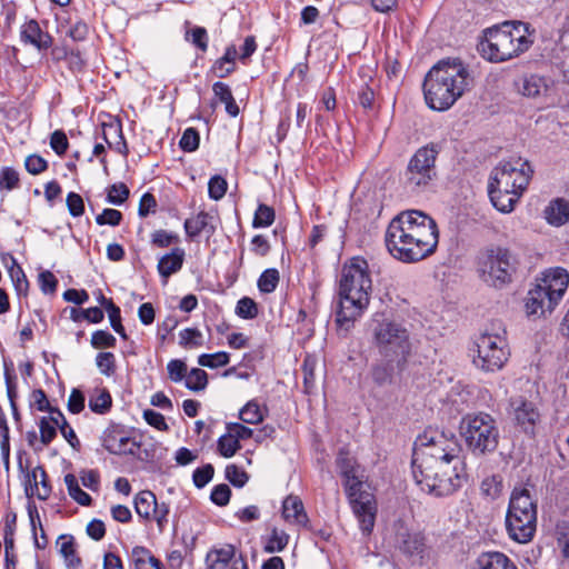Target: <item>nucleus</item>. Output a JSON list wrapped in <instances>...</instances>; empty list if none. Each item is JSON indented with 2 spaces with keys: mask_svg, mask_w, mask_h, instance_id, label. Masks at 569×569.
Returning a JSON list of instances; mask_svg holds the SVG:
<instances>
[{
  "mask_svg": "<svg viewBox=\"0 0 569 569\" xmlns=\"http://www.w3.org/2000/svg\"><path fill=\"white\" fill-rule=\"evenodd\" d=\"M258 312L257 303L249 297H243L237 302L236 315L242 319H254L258 316Z\"/></svg>",
  "mask_w": 569,
  "mask_h": 569,
  "instance_id": "09e8293b",
  "label": "nucleus"
},
{
  "mask_svg": "<svg viewBox=\"0 0 569 569\" xmlns=\"http://www.w3.org/2000/svg\"><path fill=\"white\" fill-rule=\"evenodd\" d=\"M501 332H482L476 340L477 357L475 365L483 371H496L507 362L510 351L505 337V329Z\"/></svg>",
  "mask_w": 569,
  "mask_h": 569,
  "instance_id": "f8f14e48",
  "label": "nucleus"
},
{
  "mask_svg": "<svg viewBox=\"0 0 569 569\" xmlns=\"http://www.w3.org/2000/svg\"><path fill=\"white\" fill-rule=\"evenodd\" d=\"M371 289L369 266L363 258L353 257L342 266L336 312V321L340 328L349 330L353 326L369 306Z\"/></svg>",
  "mask_w": 569,
  "mask_h": 569,
  "instance_id": "7ed1b4c3",
  "label": "nucleus"
},
{
  "mask_svg": "<svg viewBox=\"0 0 569 569\" xmlns=\"http://www.w3.org/2000/svg\"><path fill=\"white\" fill-rule=\"evenodd\" d=\"M274 219L276 213L273 208L260 203L254 212L252 227L256 229L269 227L274 222Z\"/></svg>",
  "mask_w": 569,
  "mask_h": 569,
  "instance_id": "79ce46f5",
  "label": "nucleus"
},
{
  "mask_svg": "<svg viewBox=\"0 0 569 569\" xmlns=\"http://www.w3.org/2000/svg\"><path fill=\"white\" fill-rule=\"evenodd\" d=\"M180 242V237L164 229L156 230L151 233V244L157 248H167Z\"/></svg>",
  "mask_w": 569,
  "mask_h": 569,
  "instance_id": "de8ad7c7",
  "label": "nucleus"
},
{
  "mask_svg": "<svg viewBox=\"0 0 569 569\" xmlns=\"http://www.w3.org/2000/svg\"><path fill=\"white\" fill-rule=\"evenodd\" d=\"M385 242L397 260L413 263L431 256L439 242L436 221L420 210H405L389 222Z\"/></svg>",
  "mask_w": 569,
  "mask_h": 569,
  "instance_id": "f257e3e1",
  "label": "nucleus"
},
{
  "mask_svg": "<svg viewBox=\"0 0 569 569\" xmlns=\"http://www.w3.org/2000/svg\"><path fill=\"white\" fill-rule=\"evenodd\" d=\"M289 542V535L283 530H279L278 528H273L271 530V535L263 547L264 552L273 553L282 551Z\"/></svg>",
  "mask_w": 569,
  "mask_h": 569,
  "instance_id": "ea45409f",
  "label": "nucleus"
},
{
  "mask_svg": "<svg viewBox=\"0 0 569 569\" xmlns=\"http://www.w3.org/2000/svg\"><path fill=\"white\" fill-rule=\"evenodd\" d=\"M547 221L553 226H561L569 219V201L558 198L552 200L543 211Z\"/></svg>",
  "mask_w": 569,
  "mask_h": 569,
  "instance_id": "c756f323",
  "label": "nucleus"
},
{
  "mask_svg": "<svg viewBox=\"0 0 569 569\" xmlns=\"http://www.w3.org/2000/svg\"><path fill=\"white\" fill-rule=\"evenodd\" d=\"M50 419L54 423L56 429L59 428L63 438L70 443L73 449L80 448V441L73 431V429L69 426L66 420L63 413L59 409H54L53 413L50 416Z\"/></svg>",
  "mask_w": 569,
  "mask_h": 569,
  "instance_id": "f704fd0d",
  "label": "nucleus"
},
{
  "mask_svg": "<svg viewBox=\"0 0 569 569\" xmlns=\"http://www.w3.org/2000/svg\"><path fill=\"white\" fill-rule=\"evenodd\" d=\"M230 497L231 490L226 483L214 486L210 495L211 501L219 507L227 506L230 501Z\"/></svg>",
  "mask_w": 569,
  "mask_h": 569,
  "instance_id": "13d9d810",
  "label": "nucleus"
},
{
  "mask_svg": "<svg viewBox=\"0 0 569 569\" xmlns=\"http://www.w3.org/2000/svg\"><path fill=\"white\" fill-rule=\"evenodd\" d=\"M27 480L29 483V487L26 488L27 495H36L40 500L49 498L51 487L48 481V476L42 467H36L27 475Z\"/></svg>",
  "mask_w": 569,
  "mask_h": 569,
  "instance_id": "b1692460",
  "label": "nucleus"
},
{
  "mask_svg": "<svg viewBox=\"0 0 569 569\" xmlns=\"http://www.w3.org/2000/svg\"><path fill=\"white\" fill-rule=\"evenodd\" d=\"M282 517L289 523L298 526H306L309 520L302 500L292 495L288 496L282 502Z\"/></svg>",
  "mask_w": 569,
  "mask_h": 569,
  "instance_id": "393cba45",
  "label": "nucleus"
},
{
  "mask_svg": "<svg viewBox=\"0 0 569 569\" xmlns=\"http://www.w3.org/2000/svg\"><path fill=\"white\" fill-rule=\"evenodd\" d=\"M2 14L6 16V32H18L19 36H41L38 22L33 19L28 20L23 14H18L16 3L3 4Z\"/></svg>",
  "mask_w": 569,
  "mask_h": 569,
  "instance_id": "f3484780",
  "label": "nucleus"
},
{
  "mask_svg": "<svg viewBox=\"0 0 569 569\" xmlns=\"http://www.w3.org/2000/svg\"><path fill=\"white\" fill-rule=\"evenodd\" d=\"M476 264L483 283L495 289H503L513 282L521 261L513 250L491 244L479 251Z\"/></svg>",
  "mask_w": 569,
  "mask_h": 569,
  "instance_id": "39448f33",
  "label": "nucleus"
},
{
  "mask_svg": "<svg viewBox=\"0 0 569 569\" xmlns=\"http://www.w3.org/2000/svg\"><path fill=\"white\" fill-rule=\"evenodd\" d=\"M443 148L441 141H430L418 148L405 170V186L411 192H421L437 178L436 162Z\"/></svg>",
  "mask_w": 569,
  "mask_h": 569,
  "instance_id": "9d476101",
  "label": "nucleus"
},
{
  "mask_svg": "<svg viewBox=\"0 0 569 569\" xmlns=\"http://www.w3.org/2000/svg\"><path fill=\"white\" fill-rule=\"evenodd\" d=\"M103 448L112 455H133L134 441H131L119 426L108 427L101 437Z\"/></svg>",
  "mask_w": 569,
  "mask_h": 569,
  "instance_id": "a211bd4d",
  "label": "nucleus"
},
{
  "mask_svg": "<svg viewBox=\"0 0 569 569\" xmlns=\"http://www.w3.org/2000/svg\"><path fill=\"white\" fill-rule=\"evenodd\" d=\"M488 192L492 204L501 212H510L520 198V193L505 192L499 186L489 182Z\"/></svg>",
  "mask_w": 569,
  "mask_h": 569,
  "instance_id": "bb28decb",
  "label": "nucleus"
},
{
  "mask_svg": "<svg viewBox=\"0 0 569 569\" xmlns=\"http://www.w3.org/2000/svg\"><path fill=\"white\" fill-rule=\"evenodd\" d=\"M535 32L530 30V24L520 20H506L485 28L481 36H531Z\"/></svg>",
  "mask_w": 569,
  "mask_h": 569,
  "instance_id": "4be33fe9",
  "label": "nucleus"
},
{
  "mask_svg": "<svg viewBox=\"0 0 569 569\" xmlns=\"http://www.w3.org/2000/svg\"><path fill=\"white\" fill-rule=\"evenodd\" d=\"M468 66L459 58L439 60L425 76L423 96L436 111L450 109L472 86Z\"/></svg>",
  "mask_w": 569,
  "mask_h": 569,
  "instance_id": "f03ea898",
  "label": "nucleus"
},
{
  "mask_svg": "<svg viewBox=\"0 0 569 569\" xmlns=\"http://www.w3.org/2000/svg\"><path fill=\"white\" fill-rule=\"evenodd\" d=\"M102 138L110 149L127 157L129 153L128 144L123 137L122 126L119 121L102 123Z\"/></svg>",
  "mask_w": 569,
  "mask_h": 569,
  "instance_id": "5701e85b",
  "label": "nucleus"
},
{
  "mask_svg": "<svg viewBox=\"0 0 569 569\" xmlns=\"http://www.w3.org/2000/svg\"><path fill=\"white\" fill-rule=\"evenodd\" d=\"M263 411L256 400L248 401L239 412V418L249 425H257L263 420Z\"/></svg>",
  "mask_w": 569,
  "mask_h": 569,
  "instance_id": "4c0bfd02",
  "label": "nucleus"
},
{
  "mask_svg": "<svg viewBox=\"0 0 569 569\" xmlns=\"http://www.w3.org/2000/svg\"><path fill=\"white\" fill-rule=\"evenodd\" d=\"M40 440L44 446H48L57 436L54 423L50 417H42L39 422Z\"/></svg>",
  "mask_w": 569,
  "mask_h": 569,
  "instance_id": "bf43d9fd",
  "label": "nucleus"
},
{
  "mask_svg": "<svg viewBox=\"0 0 569 569\" xmlns=\"http://www.w3.org/2000/svg\"><path fill=\"white\" fill-rule=\"evenodd\" d=\"M569 284V273L563 268L546 271L530 289L526 298V310L531 316H545L560 302Z\"/></svg>",
  "mask_w": 569,
  "mask_h": 569,
  "instance_id": "1a4fd4ad",
  "label": "nucleus"
},
{
  "mask_svg": "<svg viewBox=\"0 0 569 569\" xmlns=\"http://www.w3.org/2000/svg\"><path fill=\"white\" fill-rule=\"evenodd\" d=\"M214 475V468L211 463H207L201 468H197L192 473L193 485L201 489L208 485Z\"/></svg>",
  "mask_w": 569,
  "mask_h": 569,
  "instance_id": "603ef678",
  "label": "nucleus"
},
{
  "mask_svg": "<svg viewBox=\"0 0 569 569\" xmlns=\"http://www.w3.org/2000/svg\"><path fill=\"white\" fill-rule=\"evenodd\" d=\"M227 181L221 176H213L208 183L209 197L213 200H220L227 192Z\"/></svg>",
  "mask_w": 569,
  "mask_h": 569,
  "instance_id": "6e6d98bb",
  "label": "nucleus"
},
{
  "mask_svg": "<svg viewBox=\"0 0 569 569\" xmlns=\"http://www.w3.org/2000/svg\"><path fill=\"white\" fill-rule=\"evenodd\" d=\"M200 137L194 128H188L183 131L179 146L186 152L196 151L199 147Z\"/></svg>",
  "mask_w": 569,
  "mask_h": 569,
  "instance_id": "5fc2aeb1",
  "label": "nucleus"
},
{
  "mask_svg": "<svg viewBox=\"0 0 569 569\" xmlns=\"http://www.w3.org/2000/svg\"><path fill=\"white\" fill-rule=\"evenodd\" d=\"M39 286L44 295H53L57 290L58 279L51 271H42L39 274Z\"/></svg>",
  "mask_w": 569,
  "mask_h": 569,
  "instance_id": "69168bd1",
  "label": "nucleus"
},
{
  "mask_svg": "<svg viewBox=\"0 0 569 569\" xmlns=\"http://www.w3.org/2000/svg\"><path fill=\"white\" fill-rule=\"evenodd\" d=\"M96 365L101 375L111 377L116 372V357L112 352H99L96 357Z\"/></svg>",
  "mask_w": 569,
  "mask_h": 569,
  "instance_id": "8fccbe9b",
  "label": "nucleus"
},
{
  "mask_svg": "<svg viewBox=\"0 0 569 569\" xmlns=\"http://www.w3.org/2000/svg\"><path fill=\"white\" fill-rule=\"evenodd\" d=\"M26 169L29 173L36 176L48 169V162L39 154H31L24 161Z\"/></svg>",
  "mask_w": 569,
  "mask_h": 569,
  "instance_id": "680f3d73",
  "label": "nucleus"
},
{
  "mask_svg": "<svg viewBox=\"0 0 569 569\" xmlns=\"http://www.w3.org/2000/svg\"><path fill=\"white\" fill-rule=\"evenodd\" d=\"M236 549L232 545H226L219 549H211L206 557L207 569H226L234 557Z\"/></svg>",
  "mask_w": 569,
  "mask_h": 569,
  "instance_id": "7c9ffc66",
  "label": "nucleus"
},
{
  "mask_svg": "<svg viewBox=\"0 0 569 569\" xmlns=\"http://www.w3.org/2000/svg\"><path fill=\"white\" fill-rule=\"evenodd\" d=\"M537 529V501L523 487L513 488L506 512V530L518 543L532 540Z\"/></svg>",
  "mask_w": 569,
  "mask_h": 569,
  "instance_id": "0eeeda50",
  "label": "nucleus"
},
{
  "mask_svg": "<svg viewBox=\"0 0 569 569\" xmlns=\"http://www.w3.org/2000/svg\"><path fill=\"white\" fill-rule=\"evenodd\" d=\"M112 405V398L107 389H96L89 397V408L94 413L108 412Z\"/></svg>",
  "mask_w": 569,
  "mask_h": 569,
  "instance_id": "c9c22d12",
  "label": "nucleus"
},
{
  "mask_svg": "<svg viewBox=\"0 0 569 569\" xmlns=\"http://www.w3.org/2000/svg\"><path fill=\"white\" fill-rule=\"evenodd\" d=\"M510 408L516 425L525 433L535 436L536 426L540 422V412L535 402L523 397H516L511 398Z\"/></svg>",
  "mask_w": 569,
  "mask_h": 569,
  "instance_id": "dca6fc26",
  "label": "nucleus"
},
{
  "mask_svg": "<svg viewBox=\"0 0 569 569\" xmlns=\"http://www.w3.org/2000/svg\"><path fill=\"white\" fill-rule=\"evenodd\" d=\"M502 478L499 475H492L485 478L480 485L481 495L495 500L502 492Z\"/></svg>",
  "mask_w": 569,
  "mask_h": 569,
  "instance_id": "58836bf2",
  "label": "nucleus"
},
{
  "mask_svg": "<svg viewBox=\"0 0 569 569\" xmlns=\"http://www.w3.org/2000/svg\"><path fill=\"white\" fill-rule=\"evenodd\" d=\"M208 385V375L204 370L193 368L186 377V387L192 391H201Z\"/></svg>",
  "mask_w": 569,
  "mask_h": 569,
  "instance_id": "49530a36",
  "label": "nucleus"
},
{
  "mask_svg": "<svg viewBox=\"0 0 569 569\" xmlns=\"http://www.w3.org/2000/svg\"><path fill=\"white\" fill-rule=\"evenodd\" d=\"M68 211L72 217H80L84 213L82 197L76 192H69L66 199Z\"/></svg>",
  "mask_w": 569,
  "mask_h": 569,
  "instance_id": "0e129e2a",
  "label": "nucleus"
},
{
  "mask_svg": "<svg viewBox=\"0 0 569 569\" xmlns=\"http://www.w3.org/2000/svg\"><path fill=\"white\" fill-rule=\"evenodd\" d=\"M460 436L467 449L476 457L493 453L499 445L500 430L495 417L488 412H469L461 418Z\"/></svg>",
  "mask_w": 569,
  "mask_h": 569,
  "instance_id": "6e6552de",
  "label": "nucleus"
},
{
  "mask_svg": "<svg viewBox=\"0 0 569 569\" xmlns=\"http://www.w3.org/2000/svg\"><path fill=\"white\" fill-rule=\"evenodd\" d=\"M532 44L530 38H481L477 50L490 62H503L527 51Z\"/></svg>",
  "mask_w": 569,
  "mask_h": 569,
  "instance_id": "2eb2a0df",
  "label": "nucleus"
},
{
  "mask_svg": "<svg viewBox=\"0 0 569 569\" xmlns=\"http://www.w3.org/2000/svg\"><path fill=\"white\" fill-rule=\"evenodd\" d=\"M229 355L224 351H219L212 355L203 353L199 356L198 363L202 367L217 368L223 367L229 363Z\"/></svg>",
  "mask_w": 569,
  "mask_h": 569,
  "instance_id": "3c124183",
  "label": "nucleus"
},
{
  "mask_svg": "<svg viewBox=\"0 0 569 569\" xmlns=\"http://www.w3.org/2000/svg\"><path fill=\"white\" fill-rule=\"evenodd\" d=\"M179 345L186 349L199 348L203 345V336L197 328H187L179 333Z\"/></svg>",
  "mask_w": 569,
  "mask_h": 569,
  "instance_id": "37998d69",
  "label": "nucleus"
},
{
  "mask_svg": "<svg viewBox=\"0 0 569 569\" xmlns=\"http://www.w3.org/2000/svg\"><path fill=\"white\" fill-rule=\"evenodd\" d=\"M472 569H518L502 552H483L475 561Z\"/></svg>",
  "mask_w": 569,
  "mask_h": 569,
  "instance_id": "a878e982",
  "label": "nucleus"
},
{
  "mask_svg": "<svg viewBox=\"0 0 569 569\" xmlns=\"http://www.w3.org/2000/svg\"><path fill=\"white\" fill-rule=\"evenodd\" d=\"M2 264L8 269V273L18 295H26L29 288V281L11 254H2Z\"/></svg>",
  "mask_w": 569,
  "mask_h": 569,
  "instance_id": "cd10ccee",
  "label": "nucleus"
},
{
  "mask_svg": "<svg viewBox=\"0 0 569 569\" xmlns=\"http://www.w3.org/2000/svg\"><path fill=\"white\" fill-rule=\"evenodd\" d=\"M186 251L183 248L174 247L169 253L163 254L158 261V272L163 279V283L168 282L170 276L181 270L184 262Z\"/></svg>",
  "mask_w": 569,
  "mask_h": 569,
  "instance_id": "412c9836",
  "label": "nucleus"
},
{
  "mask_svg": "<svg viewBox=\"0 0 569 569\" xmlns=\"http://www.w3.org/2000/svg\"><path fill=\"white\" fill-rule=\"evenodd\" d=\"M462 448L452 433L426 431L415 442L412 453V475L418 478L417 469L432 471L439 462H460Z\"/></svg>",
  "mask_w": 569,
  "mask_h": 569,
  "instance_id": "20e7f679",
  "label": "nucleus"
},
{
  "mask_svg": "<svg viewBox=\"0 0 569 569\" xmlns=\"http://www.w3.org/2000/svg\"><path fill=\"white\" fill-rule=\"evenodd\" d=\"M64 483L67 486L69 496L74 501H77L81 506H90L91 505L92 499H91L90 495H88L86 491H83L80 488V486L78 483V479L74 475L67 473L64 476Z\"/></svg>",
  "mask_w": 569,
  "mask_h": 569,
  "instance_id": "e433bc0d",
  "label": "nucleus"
},
{
  "mask_svg": "<svg viewBox=\"0 0 569 569\" xmlns=\"http://www.w3.org/2000/svg\"><path fill=\"white\" fill-rule=\"evenodd\" d=\"M122 221V213L117 209H104L96 217V222L99 226L109 224L112 227L119 226Z\"/></svg>",
  "mask_w": 569,
  "mask_h": 569,
  "instance_id": "052dcab7",
  "label": "nucleus"
},
{
  "mask_svg": "<svg viewBox=\"0 0 569 569\" xmlns=\"http://www.w3.org/2000/svg\"><path fill=\"white\" fill-rule=\"evenodd\" d=\"M241 449L240 442L228 431L217 441V450L223 458L233 457Z\"/></svg>",
  "mask_w": 569,
  "mask_h": 569,
  "instance_id": "a19ab883",
  "label": "nucleus"
},
{
  "mask_svg": "<svg viewBox=\"0 0 569 569\" xmlns=\"http://www.w3.org/2000/svg\"><path fill=\"white\" fill-rule=\"evenodd\" d=\"M553 81L549 77L538 73H525L517 82L518 91L528 98L546 96L552 87Z\"/></svg>",
  "mask_w": 569,
  "mask_h": 569,
  "instance_id": "6ab92c4d",
  "label": "nucleus"
},
{
  "mask_svg": "<svg viewBox=\"0 0 569 569\" xmlns=\"http://www.w3.org/2000/svg\"><path fill=\"white\" fill-rule=\"evenodd\" d=\"M50 147L58 154L66 153L69 147L67 134L62 130H56L50 137Z\"/></svg>",
  "mask_w": 569,
  "mask_h": 569,
  "instance_id": "e2e57ef3",
  "label": "nucleus"
},
{
  "mask_svg": "<svg viewBox=\"0 0 569 569\" xmlns=\"http://www.w3.org/2000/svg\"><path fill=\"white\" fill-rule=\"evenodd\" d=\"M130 194V190L126 183H113L107 188V202L114 206L124 203Z\"/></svg>",
  "mask_w": 569,
  "mask_h": 569,
  "instance_id": "c03bdc74",
  "label": "nucleus"
},
{
  "mask_svg": "<svg viewBox=\"0 0 569 569\" xmlns=\"http://www.w3.org/2000/svg\"><path fill=\"white\" fill-rule=\"evenodd\" d=\"M59 552L64 558L67 567L77 568L81 565V559L77 556L74 539L71 535H61L57 540Z\"/></svg>",
  "mask_w": 569,
  "mask_h": 569,
  "instance_id": "2f4dec72",
  "label": "nucleus"
},
{
  "mask_svg": "<svg viewBox=\"0 0 569 569\" xmlns=\"http://www.w3.org/2000/svg\"><path fill=\"white\" fill-rule=\"evenodd\" d=\"M349 482L350 485L346 486V491L352 511L359 521L362 533L369 536L373 530L376 521V498L361 480H351Z\"/></svg>",
  "mask_w": 569,
  "mask_h": 569,
  "instance_id": "4468645a",
  "label": "nucleus"
},
{
  "mask_svg": "<svg viewBox=\"0 0 569 569\" xmlns=\"http://www.w3.org/2000/svg\"><path fill=\"white\" fill-rule=\"evenodd\" d=\"M143 418L148 425L160 431H167L169 429L163 415L160 412H157L152 409H147L143 411Z\"/></svg>",
  "mask_w": 569,
  "mask_h": 569,
  "instance_id": "774afa93",
  "label": "nucleus"
},
{
  "mask_svg": "<svg viewBox=\"0 0 569 569\" xmlns=\"http://www.w3.org/2000/svg\"><path fill=\"white\" fill-rule=\"evenodd\" d=\"M382 361L371 367V378L377 386L390 385L395 373H401L408 365L400 366L397 359L381 357Z\"/></svg>",
  "mask_w": 569,
  "mask_h": 569,
  "instance_id": "aec40b11",
  "label": "nucleus"
},
{
  "mask_svg": "<svg viewBox=\"0 0 569 569\" xmlns=\"http://www.w3.org/2000/svg\"><path fill=\"white\" fill-rule=\"evenodd\" d=\"M459 462H439L432 471L418 468V478L416 482L422 490L428 491L436 497L450 496L456 492L465 480V476L458 470Z\"/></svg>",
  "mask_w": 569,
  "mask_h": 569,
  "instance_id": "9b49d317",
  "label": "nucleus"
},
{
  "mask_svg": "<svg viewBox=\"0 0 569 569\" xmlns=\"http://www.w3.org/2000/svg\"><path fill=\"white\" fill-rule=\"evenodd\" d=\"M533 170L527 160L521 158L500 162L490 177L492 186H499L505 192L522 194L529 184Z\"/></svg>",
  "mask_w": 569,
  "mask_h": 569,
  "instance_id": "ddd939ff",
  "label": "nucleus"
},
{
  "mask_svg": "<svg viewBox=\"0 0 569 569\" xmlns=\"http://www.w3.org/2000/svg\"><path fill=\"white\" fill-rule=\"evenodd\" d=\"M371 343L381 357L408 365L412 356V341L408 328L399 321L376 315L370 323Z\"/></svg>",
  "mask_w": 569,
  "mask_h": 569,
  "instance_id": "423d86ee",
  "label": "nucleus"
},
{
  "mask_svg": "<svg viewBox=\"0 0 569 569\" xmlns=\"http://www.w3.org/2000/svg\"><path fill=\"white\" fill-rule=\"evenodd\" d=\"M336 465L339 469L340 475L345 479V487L350 485L349 481L351 480H360L357 476V465L352 457L349 456V453L345 450H340L337 459Z\"/></svg>",
  "mask_w": 569,
  "mask_h": 569,
  "instance_id": "473e14b6",
  "label": "nucleus"
},
{
  "mask_svg": "<svg viewBox=\"0 0 569 569\" xmlns=\"http://www.w3.org/2000/svg\"><path fill=\"white\" fill-rule=\"evenodd\" d=\"M169 511L170 508L168 503H158V501L156 502V507L151 511V518H153L157 521L160 531H163L164 527L168 523Z\"/></svg>",
  "mask_w": 569,
  "mask_h": 569,
  "instance_id": "338daca9",
  "label": "nucleus"
},
{
  "mask_svg": "<svg viewBox=\"0 0 569 569\" xmlns=\"http://www.w3.org/2000/svg\"><path fill=\"white\" fill-rule=\"evenodd\" d=\"M226 479L230 481L234 487H243L249 477L246 471L238 468L236 465H228L226 467Z\"/></svg>",
  "mask_w": 569,
  "mask_h": 569,
  "instance_id": "4d7b16f0",
  "label": "nucleus"
},
{
  "mask_svg": "<svg viewBox=\"0 0 569 569\" xmlns=\"http://www.w3.org/2000/svg\"><path fill=\"white\" fill-rule=\"evenodd\" d=\"M156 495L150 490L140 491L134 498L136 512L143 519H151V511L156 507Z\"/></svg>",
  "mask_w": 569,
  "mask_h": 569,
  "instance_id": "72a5a7b5",
  "label": "nucleus"
},
{
  "mask_svg": "<svg viewBox=\"0 0 569 569\" xmlns=\"http://www.w3.org/2000/svg\"><path fill=\"white\" fill-rule=\"evenodd\" d=\"M279 271L274 268L264 270L258 279V288L263 293L273 292L279 283Z\"/></svg>",
  "mask_w": 569,
  "mask_h": 569,
  "instance_id": "a18cd8bd",
  "label": "nucleus"
},
{
  "mask_svg": "<svg viewBox=\"0 0 569 569\" xmlns=\"http://www.w3.org/2000/svg\"><path fill=\"white\" fill-rule=\"evenodd\" d=\"M210 219V214L204 211L199 212L194 217L186 219L183 227L187 236L193 239L201 232L212 234L214 232V227L209 223Z\"/></svg>",
  "mask_w": 569,
  "mask_h": 569,
  "instance_id": "c85d7f7f",
  "label": "nucleus"
},
{
  "mask_svg": "<svg viewBox=\"0 0 569 569\" xmlns=\"http://www.w3.org/2000/svg\"><path fill=\"white\" fill-rule=\"evenodd\" d=\"M90 342L96 349L114 348L117 339L106 330H97L92 333Z\"/></svg>",
  "mask_w": 569,
  "mask_h": 569,
  "instance_id": "864d4df0",
  "label": "nucleus"
}]
</instances>
